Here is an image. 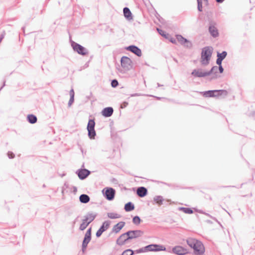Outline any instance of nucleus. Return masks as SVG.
<instances>
[{"label": "nucleus", "instance_id": "nucleus-45", "mask_svg": "<svg viewBox=\"0 0 255 255\" xmlns=\"http://www.w3.org/2000/svg\"><path fill=\"white\" fill-rule=\"evenodd\" d=\"M205 215L208 216V217L213 219L214 220H215L216 221H217V222H218L219 224H220V223L218 222V221L217 220V219H216L215 217H212L210 214H209L208 213H205V214H204Z\"/></svg>", "mask_w": 255, "mask_h": 255}, {"label": "nucleus", "instance_id": "nucleus-57", "mask_svg": "<svg viewBox=\"0 0 255 255\" xmlns=\"http://www.w3.org/2000/svg\"><path fill=\"white\" fill-rule=\"evenodd\" d=\"M157 85H158V87H159V86H161V85H160L159 83H158V84H157Z\"/></svg>", "mask_w": 255, "mask_h": 255}, {"label": "nucleus", "instance_id": "nucleus-19", "mask_svg": "<svg viewBox=\"0 0 255 255\" xmlns=\"http://www.w3.org/2000/svg\"><path fill=\"white\" fill-rule=\"evenodd\" d=\"M113 113L114 109L111 107L104 108L101 112L102 115L106 118L111 117L113 115Z\"/></svg>", "mask_w": 255, "mask_h": 255}, {"label": "nucleus", "instance_id": "nucleus-44", "mask_svg": "<svg viewBox=\"0 0 255 255\" xmlns=\"http://www.w3.org/2000/svg\"><path fill=\"white\" fill-rule=\"evenodd\" d=\"M69 94H70V97L74 98V91L73 89H72L70 90V91L69 92Z\"/></svg>", "mask_w": 255, "mask_h": 255}, {"label": "nucleus", "instance_id": "nucleus-24", "mask_svg": "<svg viewBox=\"0 0 255 255\" xmlns=\"http://www.w3.org/2000/svg\"><path fill=\"white\" fill-rule=\"evenodd\" d=\"M98 214L96 213H93L91 212H88L85 216L88 220V223L90 224L92 221L94 220Z\"/></svg>", "mask_w": 255, "mask_h": 255}, {"label": "nucleus", "instance_id": "nucleus-3", "mask_svg": "<svg viewBox=\"0 0 255 255\" xmlns=\"http://www.w3.org/2000/svg\"><path fill=\"white\" fill-rule=\"evenodd\" d=\"M205 97H216L220 96H227L228 92L226 90H208L201 92Z\"/></svg>", "mask_w": 255, "mask_h": 255}, {"label": "nucleus", "instance_id": "nucleus-49", "mask_svg": "<svg viewBox=\"0 0 255 255\" xmlns=\"http://www.w3.org/2000/svg\"><path fill=\"white\" fill-rule=\"evenodd\" d=\"M215 1L218 3H222L225 1V0H215Z\"/></svg>", "mask_w": 255, "mask_h": 255}, {"label": "nucleus", "instance_id": "nucleus-2", "mask_svg": "<svg viewBox=\"0 0 255 255\" xmlns=\"http://www.w3.org/2000/svg\"><path fill=\"white\" fill-rule=\"evenodd\" d=\"M212 47L206 46L204 47L201 52V62L203 65L209 64L213 52Z\"/></svg>", "mask_w": 255, "mask_h": 255}, {"label": "nucleus", "instance_id": "nucleus-61", "mask_svg": "<svg viewBox=\"0 0 255 255\" xmlns=\"http://www.w3.org/2000/svg\"><path fill=\"white\" fill-rule=\"evenodd\" d=\"M243 185V183L241 184V187Z\"/></svg>", "mask_w": 255, "mask_h": 255}, {"label": "nucleus", "instance_id": "nucleus-40", "mask_svg": "<svg viewBox=\"0 0 255 255\" xmlns=\"http://www.w3.org/2000/svg\"><path fill=\"white\" fill-rule=\"evenodd\" d=\"M218 66H217V69L219 71L220 73H223L224 72V68L222 65V63H216Z\"/></svg>", "mask_w": 255, "mask_h": 255}, {"label": "nucleus", "instance_id": "nucleus-28", "mask_svg": "<svg viewBox=\"0 0 255 255\" xmlns=\"http://www.w3.org/2000/svg\"><path fill=\"white\" fill-rule=\"evenodd\" d=\"M218 70L217 69V66H214L212 67V68L208 72L209 76L211 74H214L215 76L213 77L211 80L215 78H217L218 77L217 74L218 73Z\"/></svg>", "mask_w": 255, "mask_h": 255}, {"label": "nucleus", "instance_id": "nucleus-56", "mask_svg": "<svg viewBox=\"0 0 255 255\" xmlns=\"http://www.w3.org/2000/svg\"><path fill=\"white\" fill-rule=\"evenodd\" d=\"M65 174H66L64 173V174H63L61 175V176H62V177H63V176H65Z\"/></svg>", "mask_w": 255, "mask_h": 255}, {"label": "nucleus", "instance_id": "nucleus-20", "mask_svg": "<svg viewBox=\"0 0 255 255\" xmlns=\"http://www.w3.org/2000/svg\"><path fill=\"white\" fill-rule=\"evenodd\" d=\"M148 193L146 188L141 186L137 188L136 190V194L139 197L142 198L145 197Z\"/></svg>", "mask_w": 255, "mask_h": 255}, {"label": "nucleus", "instance_id": "nucleus-60", "mask_svg": "<svg viewBox=\"0 0 255 255\" xmlns=\"http://www.w3.org/2000/svg\"><path fill=\"white\" fill-rule=\"evenodd\" d=\"M230 187V186H224V187Z\"/></svg>", "mask_w": 255, "mask_h": 255}, {"label": "nucleus", "instance_id": "nucleus-4", "mask_svg": "<svg viewBox=\"0 0 255 255\" xmlns=\"http://www.w3.org/2000/svg\"><path fill=\"white\" fill-rule=\"evenodd\" d=\"M71 45L73 50L79 55L86 56L88 54V50L80 44L71 40Z\"/></svg>", "mask_w": 255, "mask_h": 255}, {"label": "nucleus", "instance_id": "nucleus-8", "mask_svg": "<svg viewBox=\"0 0 255 255\" xmlns=\"http://www.w3.org/2000/svg\"><path fill=\"white\" fill-rule=\"evenodd\" d=\"M132 61L128 57L124 56L121 59V64L125 73V71L130 70L132 68Z\"/></svg>", "mask_w": 255, "mask_h": 255}, {"label": "nucleus", "instance_id": "nucleus-53", "mask_svg": "<svg viewBox=\"0 0 255 255\" xmlns=\"http://www.w3.org/2000/svg\"><path fill=\"white\" fill-rule=\"evenodd\" d=\"M173 60H174V61L175 62L178 63V61H177V60L176 59H175V58H173Z\"/></svg>", "mask_w": 255, "mask_h": 255}, {"label": "nucleus", "instance_id": "nucleus-54", "mask_svg": "<svg viewBox=\"0 0 255 255\" xmlns=\"http://www.w3.org/2000/svg\"><path fill=\"white\" fill-rule=\"evenodd\" d=\"M74 191L76 192L77 191V188L76 187H74Z\"/></svg>", "mask_w": 255, "mask_h": 255}, {"label": "nucleus", "instance_id": "nucleus-50", "mask_svg": "<svg viewBox=\"0 0 255 255\" xmlns=\"http://www.w3.org/2000/svg\"><path fill=\"white\" fill-rule=\"evenodd\" d=\"M140 95L138 93H135V94H131L130 95L131 97H135V96H139Z\"/></svg>", "mask_w": 255, "mask_h": 255}, {"label": "nucleus", "instance_id": "nucleus-13", "mask_svg": "<svg viewBox=\"0 0 255 255\" xmlns=\"http://www.w3.org/2000/svg\"><path fill=\"white\" fill-rule=\"evenodd\" d=\"M110 224V222L109 221H105L103 223L96 233L97 238L100 237L102 234L109 228Z\"/></svg>", "mask_w": 255, "mask_h": 255}, {"label": "nucleus", "instance_id": "nucleus-52", "mask_svg": "<svg viewBox=\"0 0 255 255\" xmlns=\"http://www.w3.org/2000/svg\"><path fill=\"white\" fill-rule=\"evenodd\" d=\"M251 115L253 117H255V111L252 112Z\"/></svg>", "mask_w": 255, "mask_h": 255}, {"label": "nucleus", "instance_id": "nucleus-37", "mask_svg": "<svg viewBox=\"0 0 255 255\" xmlns=\"http://www.w3.org/2000/svg\"><path fill=\"white\" fill-rule=\"evenodd\" d=\"M119 85V82L117 79H113L111 81V86L113 88H116Z\"/></svg>", "mask_w": 255, "mask_h": 255}, {"label": "nucleus", "instance_id": "nucleus-12", "mask_svg": "<svg viewBox=\"0 0 255 255\" xmlns=\"http://www.w3.org/2000/svg\"><path fill=\"white\" fill-rule=\"evenodd\" d=\"M127 232L122 234L116 240V244L119 246H122L129 242V238L127 235Z\"/></svg>", "mask_w": 255, "mask_h": 255}, {"label": "nucleus", "instance_id": "nucleus-38", "mask_svg": "<svg viewBox=\"0 0 255 255\" xmlns=\"http://www.w3.org/2000/svg\"><path fill=\"white\" fill-rule=\"evenodd\" d=\"M145 247H142L141 248H140L138 250H136L134 251V253H136L137 254H139L141 253H146V250H145Z\"/></svg>", "mask_w": 255, "mask_h": 255}, {"label": "nucleus", "instance_id": "nucleus-9", "mask_svg": "<svg viewBox=\"0 0 255 255\" xmlns=\"http://www.w3.org/2000/svg\"><path fill=\"white\" fill-rule=\"evenodd\" d=\"M146 252H160V251H165L166 250V248L162 245L159 244H152L145 246Z\"/></svg>", "mask_w": 255, "mask_h": 255}, {"label": "nucleus", "instance_id": "nucleus-35", "mask_svg": "<svg viewBox=\"0 0 255 255\" xmlns=\"http://www.w3.org/2000/svg\"><path fill=\"white\" fill-rule=\"evenodd\" d=\"M197 0V9L199 11H202V0Z\"/></svg>", "mask_w": 255, "mask_h": 255}, {"label": "nucleus", "instance_id": "nucleus-23", "mask_svg": "<svg viewBox=\"0 0 255 255\" xmlns=\"http://www.w3.org/2000/svg\"><path fill=\"white\" fill-rule=\"evenodd\" d=\"M124 15L126 18L128 20L133 19L132 14L129 8L125 7L123 9Z\"/></svg>", "mask_w": 255, "mask_h": 255}, {"label": "nucleus", "instance_id": "nucleus-11", "mask_svg": "<svg viewBox=\"0 0 255 255\" xmlns=\"http://www.w3.org/2000/svg\"><path fill=\"white\" fill-rule=\"evenodd\" d=\"M126 232L130 240L138 238L143 234V232L139 230H129Z\"/></svg>", "mask_w": 255, "mask_h": 255}, {"label": "nucleus", "instance_id": "nucleus-46", "mask_svg": "<svg viewBox=\"0 0 255 255\" xmlns=\"http://www.w3.org/2000/svg\"><path fill=\"white\" fill-rule=\"evenodd\" d=\"M168 39L172 43L174 44L176 43V39L173 37H170V38H168Z\"/></svg>", "mask_w": 255, "mask_h": 255}, {"label": "nucleus", "instance_id": "nucleus-25", "mask_svg": "<svg viewBox=\"0 0 255 255\" xmlns=\"http://www.w3.org/2000/svg\"><path fill=\"white\" fill-rule=\"evenodd\" d=\"M90 200V197L85 194H82L79 196V201L81 203H88Z\"/></svg>", "mask_w": 255, "mask_h": 255}, {"label": "nucleus", "instance_id": "nucleus-59", "mask_svg": "<svg viewBox=\"0 0 255 255\" xmlns=\"http://www.w3.org/2000/svg\"><path fill=\"white\" fill-rule=\"evenodd\" d=\"M82 167H84V163L83 164L82 166Z\"/></svg>", "mask_w": 255, "mask_h": 255}, {"label": "nucleus", "instance_id": "nucleus-21", "mask_svg": "<svg viewBox=\"0 0 255 255\" xmlns=\"http://www.w3.org/2000/svg\"><path fill=\"white\" fill-rule=\"evenodd\" d=\"M125 224V222L123 221L119 222L114 226L112 229V232H114L116 234L118 233L123 228Z\"/></svg>", "mask_w": 255, "mask_h": 255}, {"label": "nucleus", "instance_id": "nucleus-26", "mask_svg": "<svg viewBox=\"0 0 255 255\" xmlns=\"http://www.w3.org/2000/svg\"><path fill=\"white\" fill-rule=\"evenodd\" d=\"M26 119L28 122L31 124H34L37 121L36 116L33 114L28 115Z\"/></svg>", "mask_w": 255, "mask_h": 255}, {"label": "nucleus", "instance_id": "nucleus-14", "mask_svg": "<svg viewBox=\"0 0 255 255\" xmlns=\"http://www.w3.org/2000/svg\"><path fill=\"white\" fill-rule=\"evenodd\" d=\"M76 173L80 180H84L90 174L91 171L86 168H80L76 171Z\"/></svg>", "mask_w": 255, "mask_h": 255}, {"label": "nucleus", "instance_id": "nucleus-7", "mask_svg": "<svg viewBox=\"0 0 255 255\" xmlns=\"http://www.w3.org/2000/svg\"><path fill=\"white\" fill-rule=\"evenodd\" d=\"M104 197L108 201H112L114 199L116 194V190L112 187H106L102 190Z\"/></svg>", "mask_w": 255, "mask_h": 255}, {"label": "nucleus", "instance_id": "nucleus-43", "mask_svg": "<svg viewBox=\"0 0 255 255\" xmlns=\"http://www.w3.org/2000/svg\"><path fill=\"white\" fill-rule=\"evenodd\" d=\"M5 35V31H3L1 34L0 35V43H1L2 39L4 38V36Z\"/></svg>", "mask_w": 255, "mask_h": 255}, {"label": "nucleus", "instance_id": "nucleus-1", "mask_svg": "<svg viewBox=\"0 0 255 255\" xmlns=\"http://www.w3.org/2000/svg\"><path fill=\"white\" fill-rule=\"evenodd\" d=\"M187 245L194 250L196 255H202L205 253V248L202 242L192 238L186 240Z\"/></svg>", "mask_w": 255, "mask_h": 255}, {"label": "nucleus", "instance_id": "nucleus-31", "mask_svg": "<svg viewBox=\"0 0 255 255\" xmlns=\"http://www.w3.org/2000/svg\"><path fill=\"white\" fill-rule=\"evenodd\" d=\"M157 31H158V33L163 36V37L165 38L166 39H168L169 35L168 33H166L165 31L159 28H156Z\"/></svg>", "mask_w": 255, "mask_h": 255}, {"label": "nucleus", "instance_id": "nucleus-48", "mask_svg": "<svg viewBox=\"0 0 255 255\" xmlns=\"http://www.w3.org/2000/svg\"><path fill=\"white\" fill-rule=\"evenodd\" d=\"M84 219L82 220V222H84L85 224H86L88 223V220H87V218L84 216Z\"/></svg>", "mask_w": 255, "mask_h": 255}, {"label": "nucleus", "instance_id": "nucleus-55", "mask_svg": "<svg viewBox=\"0 0 255 255\" xmlns=\"http://www.w3.org/2000/svg\"><path fill=\"white\" fill-rule=\"evenodd\" d=\"M81 150L82 153H83V152H84L83 149L82 148H81Z\"/></svg>", "mask_w": 255, "mask_h": 255}, {"label": "nucleus", "instance_id": "nucleus-17", "mask_svg": "<svg viewBox=\"0 0 255 255\" xmlns=\"http://www.w3.org/2000/svg\"><path fill=\"white\" fill-rule=\"evenodd\" d=\"M172 252L177 255H184L187 253V249L180 246H177L173 247Z\"/></svg>", "mask_w": 255, "mask_h": 255}, {"label": "nucleus", "instance_id": "nucleus-41", "mask_svg": "<svg viewBox=\"0 0 255 255\" xmlns=\"http://www.w3.org/2000/svg\"><path fill=\"white\" fill-rule=\"evenodd\" d=\"M7 155L9 158L12 159L15 157L14 154L11 151H8L7 152Z\"/></svg>", "mask_w": 255, "mask_h": 255}, {"label": "nucleus", "instance_id": "nucleus-33", "mask_svg": "<svg viewBox=\"0 0 255 255\" xmlns=\"http://www.w3.org/2000/svg\"><path fill=\"white\" fill-rule=\"evenodd\" d=\"M141 222V220L138 216H135L132 218V222L135 225H139Z\"/></svg>", "mask_w": 255, "mask_h": 255}, {"label": "nucleus", "instance_id": "nucleus-34", "mask_svg": "<svg viewBox=\"0 0 255 255\" xmlns=\"http://www.w3.org/2000/svg\"><path fill=\"white\" fill-rule=\"evenodd\" d=\"M134 253V251L131 249H127L124 251L121 255H133Z\"/></svg>", "mask_w": 255, "mask_h": 255}, {"label": "nucleus", "instance_id": "nucleus-30", "mask_svg": "<svg viewBox=\"0 0 255 255\" xmlns=\"http://www.w3.org/2000/svg\"><path fill=\"white\" fill-rule=\"evenodd\" d=\"M179 210L183 212L184 213L191 214L193 213L192 209L187 207H179Z\"/></svg>", "mask_w": 255, "mask_h": 255}, {"label": "nucleus", "instance_id": "nucleus-6", "mask_svg": "<svg viewBox=\"0 0 255 255\" xmlns=\"http://www.w3.org/2000/svg\"><path fill=\"white\" fill-rule=\"evenodd\" d=\"M95 122L94 119H89L87 126L88 135L91 139H94L96 136V132L95 129Z\"/></svg>", "mask_w": 255, "mask_h": 255}, {"label": "nucleus", "instance_id": "nucleus-39", "mask_svg": "<svg viewBox=\"0 0 255 255\" xmlns=\"http://www.w3.org/2000/svg\"><path fill=\"white\" fill-rule=\"evenodd\" d=\"M145 247H142L141 248H140L138 250H136L134 251V253H136L137 254H139L141 253H146V250H145Z\"/></svg>", "mask_w": 255, "mask_h": 255}, {"label": "nucleus", "instance_id": "nucleus-42", "mask_svg": "<svg viewBox=\"0 0 255 255\" xmlns=\"http://www.w3.org/2000/svg\"><path fill=\"white\" fill-rule=\"evenodd\" d=\"M74 98L70 97L69 101L68 102V107H70L72 105V104L74 103Z\"/></svg>", "mask_w": 255, "mask_h": 255}, {"label": "nucleus", "instance_id": "nucleus-5", "mask_svg": "<svg viewBox=\"0 0 255 255\" xmlns=\"http://www.w3.org/2000/svg\"><path fill=\"white\" fill-rule=\"evenodd\" d=\"M92 239V228H89L86 231L84 239L82 243L81 251L83 254H85L88 247V244L90 243Z\"/></svg>", "mask_w": 255, "mask_h": 255}, {"label": "nucleus", "instance_id": "nucleus-47", "mask_svg": "<svg viewBox=\"0 0 255 255\" xmlns=\"http://www.w3.org/2000/svg\"><path fill=\"white\" fill-rule=\"evenodd\" d=\"M128 102H123V103L122 104V108H125L126 107H127L128 106Z\"/></svg>", "mask_w": 255, "mask_h": 255}, {"label": "nucleus", "instance_id": "nucleus-51", "mask_svg": "<svg viewBox=\"0 0 255 255\" xmlns=\"http://www.w3.org/2000/svg\"><path fill=\"white\" fill-rule=\"evenodd\" d=\"M197 212H198V213H200V214H205V212H204L203 210H197Z\"/></svg>", "mask_w": 255, "mask_h": 255}, {"label": "nucleus", "instance_id": "nucleus-18", "mask_svg": "<svg viewBox=\"0 0 255 255\" xmlns=\"http://www.w3.org/2000/svg\"><path fill=\"white\" fill-rule=\"evenodd\" d=\"M176 37L178 41L182 45L187 43L186 47L191 48L192 46V43L187 39L183 37L181 35L177 34Z\"/></svg>", "mask_w": 255, "mask_h": 255}, {"label": "nucleus", "instance_id": "nucleus-16", "mask_svg": "<svg viewBox=\"0 0 255 255\" xmlns=\"http://www.w3.org/2000/svg\"><path fill=\"white\" fill-rule=\"evenodd\" d=\"M126 49L133 53L138 57H140L142 55L141 49L136 45H130L126 47Z\"/></svg>", "mask_w": 255, "mask_h": 255}, {"label": "nucleus", "instance_id": "nucleus-27", "mask_svg": "<svg viewBox=\"0 0 255 255\" xmlns=\"http://www.w3.org/2000/svg\"><path fill=\"white\" fill-rule=\"evenodd\" d=\"M134 205L131 202H128L125 205L124 209L126 212H130L134 209Z\"/></svg>", "mask_w": 255, "mask_h": 255}, {"label": "nucleus", "instance_id": "nucleus-36", "mask_svg": "<svg viewBox=\"0 0 255 255\" xmlns=\"http://www.w3.org/2000/svg\"><path fill=\"white\" fill-rule=\"evenodd\" d=\"M89 223H87L86 224H85L84 222H82L79 227V230L80 231H83L88 227L89 225Z\"/></svg>", "mask_w": 255, "mask_h": 255}, {"label": "nucleus", "instance_id": "nucleus-32", "mask_svg": "<svg viewBox=\"0 0 255 255\" xmlns=\"http://www.w3.org/2000/svg\"><path fill=\"white\" fill-rule=\"evenodd\" d=\"M108 217L110 219H115L120 218L121 215L115 213H108Z\"/></svg>", "mask_w": 255, "mask_h": 255}, {"label": "nucleus", "instance_id": "nucleus-58", "mask_svg": "<svg viewBox=\"0 0 255 255\" xmlns=\"http://www.w3.org/2000/svg\"><path fill=\"white\" fill-rule=\"evenodd\" d=\"M156 98H157V99H161V98H160V97H156Z\"/></svg>", "mask_w": 255, "mask_h": 255}, {"label": "nucleus", "instance_id": "nucleus-10", "mask_svg": "<svg viewBox=\"0 0 255 255\" xmlns=\"http://www.w3.org/2000/svg\"><path fill=\"white\" fill-rule=\"evenodd\" d=\"M216 23L212 20H210L209 21V32L210 33L211 35L214 38H216L218 36L219 32L218 30L216 27Z\"/></svg>", "mask_w": 255, "mask_h": 255}, {"label": "nucleus", "instance_id": "nucleus-15", "mask_svg": "<svg viewBox=\"0 0 255 255\" xmlns=\"http://www.w3.org/2000/svg\"><path fill=\"white\" fill-rule=\"evenodd\" d=\"M191 75L195 77L198 78L205 77L209 76L208 72L203 71L201 68L194 69L191 72Z\"/></svg>", "mask_w": 255, "mask_h": 255}, {"label": "nucleus", "instance_id": "nucleus-29", "mask_svg": "<svg viewBox=\"0 0 255 255\" xmlns=\"http://www.w3.org/2000/svg\"><path fill=\"white\" fill-rule=\"evenodd\" d=\"M154 201L156 202L158 205L160 206L163 204L164 200L163 198L161 196H155L153 198Z\"/></svg>", "mask_w": 255, "mask_h": 255}, {"label": "nucleus", "instance_id": "nucleus-22", "mask_svg": "<svg viewBox=\"0 0 255 255\" xmlns=\"http://www.w3.org/2000/svg\"><path fill=\"white\" fill-rule=\"evenodd\" d=\"M227 55V52L226 51H223L222 53L218 52L217 54V59L216 60V63H222L223 60L226 57Z\"/></svg>", "mask_w": 255, "mask_h": 255}]
</instances>
